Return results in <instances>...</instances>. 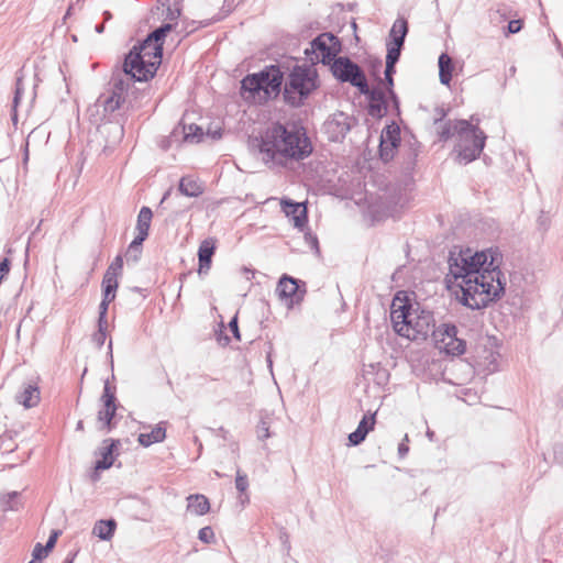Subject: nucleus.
<instances>
[{"label": "nucleus", "instance_id": "1", "mask_svg": "<svg viewBox=\"0 0 563 563\" xmlns=\"http://www.w3.org/2000/svg\"><path fill=\"white\" fill-rule=\"evenodd\" d=\"M501 256L497 250L472 249L452 252L445 282L449 289H459V301L473 310L484 309L505 294L500 271Z\"/></svg>", "mask_w": 563, "mask_h": 563}, {"label": "nucleus", "instance_id": "2", "mask_svg": "<svg viewBox=\"0 0 563 563\" xmlns=\"http://www.w3.org/2000/svg\"><path fill=\"white\" fill-rule=\"evenodd\" d=\"M260 152L266 163L286 166L289 161L308 157L312 145L301 129H287L280 123H274L262 134Z\"/></svg>", "mask_w": 563, "mask_h": 563}, {"label": "nucleus", "instance_id": "3", "mask_svg": "<svg viewBox=\"0 0 563 563\" xmlns=\"http://www.w3.org/2000/svg\"><path fill=\"white\" fill-rule=\"evenodd\" d=\"M394 331L410 341H424L433 330V314L420 307L406 291H398L390 305Z\"/></svg>", "mask_w": 563, "mask_h": 563}, {"label": "nucleus", "instance_id": "4", "mask_svg": "<svg viewBox=\"0 0 563 563\" xmlns=\"http://www.w3.org/2000/svg\"><path fill=\"white\" fill-rule=\"evenodd\" d=\"M170 30L172 24H165L133 46L124 59V73L137 81L152 79L162 64L164 38Z\"/></svg>", "mask_w": 563, "mask_h": 563}, {"label": "nucleus", "instance_id": "5", "mask_svg": "<svg viewBox=\"0 0 563 563\" xmlns=\"http://www.w3.org/2000/svg\"><path fill=\"white\" fill-rule=\"evenodd\" d=\"M282 84L283 73L272 65L242 79L241 97L249 104L262 106L279 95Z\"/></svg>", "mask_w": 563, "mask_h": 563}, {"label": "nucleus", "instance_id": "6", "mask_svg": "<svg viewBox=\"0 0 563 563\" xmlns=\"http://www.w3.org/2000/svg\"><path fill=\"white\" fill-rule=\"evenodd\" d=\"M440 134L444 140L454 135L459 136V157L465 163H470L479 156L486 140L484 132L466 120L448 122Z\"/></svg>", "mask_w": 563, "mask_h": 563}, {"label": "nucleus", "instance_id": "7", "mask_svg": "<svg viewBox=\"0 0 563 563\" xmlns=\"http://www.w3.org/2000/svg\"><path fill=\"white\" fill-rule=\"evenodd\" d=\"M318 74L312 66H296L290 71L285 85L284 97L286 101L298 107L318 88Z\"/></svg>", "mask_w": 563, "mask_h": 563}, {"label": "nucleus", "instance_id": "8", "mask_svg": "<svg viewBox=\"0 0 563 563\" xmlns=\"http://www.w3.org/2000/svg\"><path fill=\"white\" fill-rule=\"evenodd\" d=\"M340 49L341 44L334 35L322 33L310 43V47L306 48L305 53L312 64H329Z\"/></svg>", "mask_w": 563, "mask_h": 563}, {"label": "nucleus", "instance_id": "9", "mask_svg": "<svg viewBox=\"0 0 563 563\" xmlns=\"http://www.w3.org/2000/svg\"><path fill=\"white\" fill-rule=\"evenodd\" d=\"M331 71L335 78L357 87L361 92L367 93V81L361 68L347 57H339L331 64Z\"/></svg>", "mask_w": 563, "mask_h": 563}, {"label": "nucleus", "instance_id": "10", "mask_svg": "<svg viewBox=\"0 0 563 563\" xmlns=\"http://www.w3.org/2000/svg\"><path fill=\"white\" fill-rule=\"evenodd\" d=\"M435 347L448 355H461L465 352V342L457 338V330L452 324H441L432 331Z\"/></svg>", "mask_w": 563, "mask_h": 563}, {"label": "nucleus", "instance_id": "11", "mask_svg": "<svg viewBox=\"0 0 563 563\" xmlns=\"http://www.w3.org/2000/svg\"><path fill=\"white\" fill-rule=\"evenodd\" d=\"M276 292L279 300L291 308L302 301L306 290L300 289L295 278L284 275L278 282Z\"/></svg>", "mask_w": 563, "mask_h": 563}, {"label": "nucleus", "instance_id": "12", "mask_svg": "<svg viewBox=\"0 0 563 563\" xmlns=\"http://www.w3.org/2000/svg\"><path fill=\"white\" fill-rule=\"evenodd\" d=\"M400 144V129L396 123L387 125L380 134L379 154L384 162H389L396 155Z\"/></svg>", "mask_w": 563, "mask_h": 563}, {"label": "nucleus", "instance_id": "13", "mask_svg": "<svg viewBox=\"0 0 563 563\" xmlns=\"http://www.w3.org/2000/svg\"><path fill=\"white\" fill-rule=\"evenodd\" d=\"M100 401L101 408L98 411L99 428L103 431H110L113 427L112 419L115 416L117 404L114 393L109 385L104 386Z\"/></svg>", "mask_w": 563, "mask_h": 563}, {"label": "nucleus", "instance_id": "14", "mask_svg": "<svg viewBox=\"0 0 563 563\" xmlns=\"http://www.w3.org/2000/svg\"><path fill=\"white\" fill-rule=\"evenodd\" d=\"M279 205L285 214L291 219L294 225L302 230L308 222V211L305 202H294L288 198H282Z\"/></svg>", "mask_w": 563, "mask_h": 563}, {"label": "nucleus", "instance_id": "15", "mask_svg": "<svg viewBox=\"0 0 563 563\" xmlns=\"http://www.w3.org/2000/svg\"><path fill=\"white\" fill-rule=\"evenodd\" d=\"M217 250V240L214 238H208L203 240L198 250V273H208L211 267L212 256Z\"/></svg>", "mask_w": 563, "mask_h": 563}, {"label": "nucleus", "instance_id": "16", "mask_svg": "<svg viewBox=\"0 0 563 563\" xmlns=\"http://www.w3.org/2000/svg\"><path fill=\"white\" fill-rule=\"evenodd\" d=\"M119 277L111 273H104L102 279L103 299L100 303L101 314H104L108 310V306L115 298V291L119 287Z\"/></svg>", "mask_w": 563, "mask_h": 563}, {"label": "nucleus", "instance_id": "17", "mask_svg": "<svg viewBox=\"0 0 563 563\" xmlns=\"http://www.w3.org/2000/svg\"><path fill=\"white\" fill-rule=\"evenodd\" d=\"M387 91L375 88L369 93L368 113L375 118H382L387 112Z\"/></svg>", "mask_w": 563, "mask_h": 563}, {"label": "nucleus", "instance_id": "18", "mask_svg": "<svg viewBox=\"0 0 563 563\" xmlns=\"http://www.w3.org/2000/svg\"><path fill=\"white\" fill-rule=\"evenodd\" d=\"M153 218V212L148 207H142L136 222L137 234L133 240V246L142 244L148 236V231Z\"/></svg>", "mask_w": 563, "mask_h": 563}, {"label": "nucleus", "instance_id": "19", "mask_svg": "<svg viewBox=\"0 0 563 563\" xmlns=\"http://www.w3.org/2000/svg\"><path fill=\"white\" fill-rule=\"evenodd\" d=\"M375 415H365L360 421L357 429L349 435V440L353 445L360 444L365 440L367 433L374 429Z\"/></svg>", "mask_w": 563, "mask_h": 563}, {"label": "nucleus", "instance_id": "20", "mask_svg": "<svg viewBox=\"0 0 563 563\" xmlns=\"http://www.w3.org/2000/svg\"><path fill=\"white\" fill-rule=\"evenodd\" d=\"M210 508L209 499L202 494H192L187 497V510L195 516H205Z\"/></svg>", "mask_w": 563, "mask_h": 563}, {"label": "nucleus", "instance_id": "21", "mask_svg": "<svg viewBox=\"0 0 563 563\" xmlns=\"http://www.w3.org/2000/svg\"><path fill=\"white\" fill-rule=\"evenodd\" d=\"M19 404L25 408L35 407L41 399L40 388L36 384H26L23 390L16 396Z\"/></svg>", "mask_w": 563, "mask_h": 563}, {"label": "nucleus", "instance_id": "22", "mask_svg": "<svg viewBox=\"0 0 563 563\" xmlns=\"http://www.w3.org/2000/svg\"><path fill=\"white\" fill-rule=\"evenodd\" d=\"M166 438V428L163 423L156 424L150 432L140 433L137 441L142 446H150L154 443L163 442Z\"/></svg>", "mask_w": 563, "mask_h": 563}, {"label": "nucleus", "instance_id": "23", "mask_svg": "<svg viewBox=\"0 0 563 563\" xmlns=\"http://www.w3.org/2000/svg\"><path fill=\"white\" fill-rule=\"evenodd\" d=\"M117 529V522L113 519L99 520L95 523L92 533L100 540L109 541L112 539Z\"/></svg>", "mask_w": 563, "mask_h": 563}, {"label": "nucleus", "instance_id": "24", "mask_svg": "<svg viewBox=\"0 0 563 563\" xmlns=\"http://www.w3.org/2000/svg\"><path fill=\"white\" fill-rule=\"evenodd\" d=\"M454 71V64L452 58L443 53L439 57V78L443 85L449 86Z\"/></svg>", "mask_w": 563, "mask_h": 563}, {"label": "nucleus", "instance_id": "25", "mask_svg": "<svg viewBox=\"0 0 563 563\" xmlns=\"http://www.w3.org/2000/svg\"><path fill=\"white\" fill-rule=\"evenodd\" d=\"M106 446L101 450V459L96 462V470H107L112 466L114 462L113 450L117 442L113 440H106Z\"/></svg>", "mask_w": 563, "mask_h": 563}, {"label": "nucleus", "instance_id": "26", "mask_svg": "<svg viewBox=\"0 0 563 563\" xmlns=\"http://www.w3.org/2000/svg\"><path fill=\"white\" fill-rule=\"evenodd\" d=\"M179 190L188 197H198L202 194L203 187L201 183L192 177H183L179 183Z\"/></svg>", "mask_w": 563, "mask_h": 563}, {"label": "nucleus", "instance_id": "27", "mask_svg": "<svg viewBox=\"0 0 563 563\" xmlns=\"http://www.w3.org/2000/svg\"><path fill=\"white\" fill-rule=\"evenodd\" d=\"M408 32V24L405 19H397L390 30V41L404 45L405 37Z\"/></svg>", "mask_w": 563, "mask_h": 563}, {"label": "nucleus", "instance_id": "28", "mask_svg": "<svg viewBox=\"0 0 563 563\" xmlns=\"http://www.w3.org/2000/svg\"><path fill=\"white\" fill-rule=\"evenodd\" d=\"M402 48V44L388 42L387 43V56L386 64H388V70L395 71L394 66L399 59L400 51Z\"/></svg>", "mask_w": 563, "mask_h": 563}, {"label": "nucleus", "instance_id": "29", "mask_svg": "<svg viewBox=\"0 0 563 563\" xmlns=\"http://www.w3.org/2000/svg\"><path fill=\"white\" fill-rule=\"evenodd\" d=\"M185 140L189 142H200L203 139V131L197 124H188L184 126Z\"/></svg>", "mask_w": 563, "mask_h": 563}, {"label": "nucleus", "instance_id": "30", "mask_svg": "<svg viewBox=\"0 0 563 563\" xmlns=\"http://www.w3.org/2000/svg\"><path fill=\"white\" fill-rule=\"evenodd\" d=\"M1 506L3 511L18 510L21 506L19 495L16 493L8 494L2 497Z\"/></svg>", "mask_w": 563, "mask_h": 563}, {"label": "nucleus", "instance_id": "31", "mask_svg": "<svg viewBox=\"0 0 563 563\" xmlns=\"http://www.w3.org/2000/svg\"><path fill=\"white\" fill-rule=\"evenodd\" d=\"M122 98L120 95L113 92L112 96H110L104 101V109L108 111H114L117 110L121 104Z\"/></svg>", "mask_w": 563, "mask_h": 563}, {"label": "nucleus", "instance_id": "32", "mask_svg": "<svg viewBox=\"0 0 563 563\" xmlns=\"http://www.w3.org/2000/svg\"><path fill=\"white\" fill-rule=\"evenodd\" d=\"M123 269V260L120 255L115 256L112 263L107 268V273H111L113 275L120 276Z\"/></svg>", "mask_w": 563, "mask_h": 563}, {"label": "nucleus", "instance_id": "33", "mask_svg": "<svg viewBox=\"0 0 563 563\" xmlns=\"http://www.w3.org/2000/svg\"><path fill=\"white\" fill-rule=\"evenodd\" d=\"M199 539L207 544L213 543L216 540V536H214L212 528L211 527L201 528L199 530Z\"/></svg>", "mask_w": 563, "mask_h": 563}, {"label": "nucleus", "instance_id": "34", "mask_svg": "<svg viewBox=\"0 0 563 563\" xmlns=\"http://www.w3.org/2000/svg\"><path fill=\"white\" fill-rule=\"evenodd\" d=\"M235 486L241 493H244L249 487L247 476L240 471L236 472Z\"/></svg>", "mask_w": 563, "mask_h": 563}, {"label": "nucleus", "instance_id": "35", "mask_svg": "<svg viewBox=\"0 0 563 563\" xmlns=\"http://www.w3.org/2000/svg\"><path fill=\"white\" fill-rule=\"evenodd\" d=\"M49 554V551L43 547L41 543H37L33 549V560L40 562L44 558H46Z\"/></svg>", "mask_w": 563, "mask_h": 563}, {"label": "nucleus", "instance_id": "36", "mask_svg": "<svg viewBox=\"0 0 563 563\" xmlns=\"http://www.w3.org/2000/svg\"><path fill=\"white\" fill-rule=\"evenodd\" d=\"M128 256H130L133 261H139L142 254V244L134 245L133 241L130 243L126 252Z\"/></svg>", "mask_w": 563, "mask_h": 563}, {"label": "nucleus", "instance_id": "37", "mask_svg": "<svg viewBox=\"0 0 563 563\" xmlns=\"http://www.w3.org/2000/svg\"><path fill=\"white\" fill-rule=\"evenodd\" d=\"M522 27V22L521 20H511L509 21L508 23V26H507V34H515V33H518Z\"/></svg>", "mask_w": 563, "mask_h": 563}, {"label": "nucleus", "instance_id": "38", "mask_svg": "<svg viewBox=\"0 0 563 563\" xmlns=\"http://www.w3.org/2000/svg\"><path fill=\"white\" fill-rule=\"evenodd\" d=\"M9 272H10V260L4 258L2 262H0V284L2 283L4 277L9 274Z\"/></svg>", "mask_w": 563, "mask_h": 563}, {"label": "nucleus", "instance_id": "39", "mask_svg": "<svg viewBox=\"0 0 563 563\" xmlns=\"http://www.w3.org/2000/svg\"><path fill=\"white\" fill-rule=\"evenodd\" d=\"M58 533L54 531L47 540L45 548L51 552L56 544Z\"/></svg>", "mask_w": 563, "mask_h": 563}, {"label": "nucleus", "instance_id": "40", "mask_svg": "<svg viewBox=\"0 0 563 563\" xmlns=\"http://www.w3.org/2000/svg\"><path fill=\"white\" fill-rule=\"evenodd\" d=\"M393 74H394V71H389V70H388V64H386L385 78H386V80H387V82H388V86H389V87H387L386 91H387V92H389V93H391V92H393V91H391V86H393Z\"/></svg>", "mask_w": 563, "mask_h": 563}, {"label": "nucleus", "instance_id": "41", "mask_svg": "<svg viewBox=\"0 0 563 563\" xmlns=\"http://www.w3.org/2000/svg\"><path fill=\"white\" fill-rule=\"evenodd\" d=\"M229 328L231 330V332L234 334V336L240 340V333H239V327H238V320L236 318H234L230 323H229Z\"/></svg>", "mask_w": 563, "mask_h": 563}, {"label": "nucleus", "instance_id": "42", "mask_svg": "<svg viewBox=\"0 0 563 563\" xmlns=\"http://www.w3.org/2000/svg\"><path fill=\"white\" fill-rule=\"evenodd\" d=\"M407 451H408V446H406V445H400V446H399V453H400L401 455H404L405 453H407Z\"/></svg>", "mask_w": 563, "mask_h": 563}, {"label": "nucleus", "instance_id": "43", "mask_svg": "<svg viewBox=\"0 0 563 563\" xmlns=\"http://www.w3.org/2000/svg\"><path fill=\"white\" fill-rule=\"evenodd\" d=\"M77 429L78 430H84V423L82 421H79L78 424H77Z\"/></svg>", "mask_w": 563, "mask_h": 563}, {"label": "nucleus", "instance_id": "44", "mask_svg": "<svg viewBox=\"0 0 563 563\" xmlns=\"http://www.w3.org/2000/svg\"><path fill=\"white\" fill-rule=\"evenodd\" d=\"M176 12H177V14L175 15V18L179 16V14H180V11L178 9L176 10Z\"/></svg>", "mask_w": 563, "mask_h": 563}, {"label": "nucleus", "instance_id": "45", "mask_svg": "<svg viewBox=\"0 0 563 563\" xmlns=\"http://www.w3.org/2000/svg\"><path fill=\"white\" fill-rule=\"evenodd\" d=\"M29 563H40V562H37V561H35V560H32V561H31V562H29Z\"/></svg>", "mask_w": 563, "mask_h": 563}]
</instances>
